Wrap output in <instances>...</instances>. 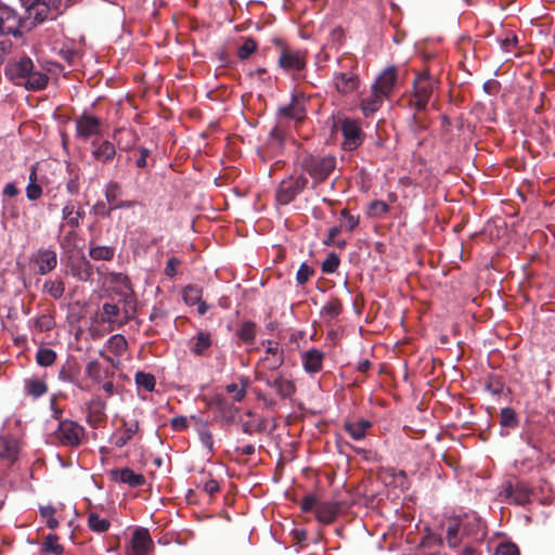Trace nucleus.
<instances>
[{
	"label": "nucleus",
	"instance_id": "nucleus-1",
	"mask_svg": "<svg viewBox=\"0 0 555 555\" xmlns=\"http://www.w3.org/2000/svg\"><path fill=\"white\" fill-rule=\"evenodd\" d=\"M4 74L14 85L23 86L30 91L43 90L49 82V77L44 73L35 70V65L28 56L10 61L5 65Z\"/></svg>",
	"mask_w": 555,
	"mask_h": 555
},
{
	"label": "nucleus",
	"instance_id": "nucleus-2",
	"mask_svg": "<svg viewBox=\"0 0 555 555\" xmlns=\"http://www.w3.org/2000/svg\"><path fill=\"white\" fill-rule=\"evenodd\" d=\"M520 438L541 455L548 454L555 442V434L552 428L532 421L525 423Z\"/></svg>",
	"mask_w": 555,
	"mask_h": 555
},
{
	"label": "nucleus",
	"instance_id": "nucleus-3",
	"mask_svg": "<svg viewBox=\"0 0 555 555\" xmlns=\"http://www.w3.org/2000/svg\"><path fill=\"white\" fill-rule=\"evenodd\" d=\"M338 65L341 70L333 74L336 91L343 95L357 91L360 85L359 75L356 72L357 60L352 55H343L338 59Z\"/></svg>",
	"mask_w": 555,
	"mask_h": 555
},
{
	"label": "nucleus",
	"instance_id": "nucleus-4",
	"mask_svg": "<svg viewBox=\"0 0 555 555\" xmlns=\"http://www.w3.org/2000/svg\"><path fill=\"white\" fill-rule=\"evenodd\" d=\"M437 87L438 80L429 70L425 69L418 73L413 81V93L410 98V105L416 112L425 111Z\"/></svg>",
	"mask_w": 555,
	"mask_h": 555
},
{
	"label": "nucleus",
	"instance_id": "nucleus-5",
	"mask_svg": "<svg viewBox=\"0 0 555 555\" xmlns=\"http://www.w3.org/2000/svg\"><path fill=\"white\" fill-rule=\"evenodd\" d=\"M300 168L312 178L314 184H319L335 170L336 158L332 155L307 154L300 160Z\"/></svg>",
	"mask_w": 555,
	"mask_h": 555
},
{
	"label": "nucleus",
	"instance_id": "nucleus-6",
	"mask_svg": "<svg viewBox=\"0 0 555 555\" xmlns=\"http://www.w3.org/2000/svg\"><path fill=\"white\" fill-rule=\"evenodd\" d=\"M122 194L121 185L116 181H109L105 185V199L108 203V207L103 202H98L93 209L95 214L102 217H109L111 212L115 209L132 208L137 205L135 201H118V197Z\"/></svg>",
	"mask_w": 555,
	"mask_h": 555
},
{
	"label": "nucleus",
	"instance_id": "nucleus-7",
	"mask_svg": "<svg viewBox=\"0 0 555 555\" xmlns=\"http://www.w3.org/2000/svg\"><path fill=\"white\" fill-rule=\"evenodd\" d=\"M29 18L35 23H43L59 15L62 0H21Z\"/></svg>",
	"mask_w": 555,
	"mask_h": 555
},
{
	"label": "nucleus",
	"instance_id": "nucleus-8",
	"mask_svg": "<svg viewBox=\"0 0 555 555\" xmlns=\"http://www.w3.org/2000/svg\"><path fill=\"white\" fill-rule=\"evenodd\" d=\"M308 179L302 176H289L283 179L275 192V199L280 205L291 204L307 188Z\"/></svg>",
	"mask_w": 555,
	"mask_h": 555
},
{
	"label": "nucleus",
	"instance_id": "nucleus-9",
	"mask_svg": "<svg viewBox=\"0 0 555 555\" xmlns=\"http://www.w3.org/2000/svg\"><path fill=\"white\" fill-rule=\"evenodd\" d=\"M54 435L62 446L77 448L86 437V429L72 420H63L59 423Z\"/></svg>",
	"mask_w": 555,
	"mask_h": 555
},
{
	"label": "nucleus",
	"instance_id": "nucleus-10",
	"mask_svg": "<svg viewBox=\"0 0 555 555\" xmlns=\"http://www.w3.org/2000/svg\"><path fill=\"white\" fill-rule=\"evenodd\" d=\"M335 126L339 127L343 133V147L346 151H353L362 144L364 134L358 121L349 118H344L338 119Z\"/></svg>",
	"mask_w": 555,
	"mask_h": 555
},
{
	"label": "nucleus",
	"instance_id": "nucleus-11",
	"mask_svg": "<svg viewBox=\"0 0 555 555\" xmlns=\"http://www.w3.org/2000/svg\"><path fill=\"white\" fill-rule=\"evenodd\" d=\"M23 18L11 7L0 0V34L5 36H21Z\"/></svg>",
	"mask_w": 555,
	"mask_h": 555
},
{
	"label": "nucleus",
	"instance_id": "nucleus-12",
	"mask_svg": "<svg viewBox=\"0 0 555 555\" xmlns=\"http://www.w3.org/2000/svg\"><path fill=\"white\" fill-rule=\"evenodd\" d=\"M76 124V138L82 141H88L90 138L100 135L102 133V120L91 114L83 113L75 120Z\"/></svg>",
	"mask_w": 555,
	"mask_h": 555
},
{
	"label": "nucleus",
	"instance_id": "nucleus-13",
	"mask_svg": "<svg viewBox=\"0 0 555 555\" xmlns=\"http://www.w3.org/2000/svg\"><path fill=\"white\" fill-rule=\"evenodd\" d=\"M21 454V442L12 435L0 436V465L13 467Z\"/></svg>",
	"mask_w": 555,
	"mask_h": 555
},
{
	"label": "nucleus",
	"instance_id": "nucleus-14",
	"mask_svg": "<svg viewBox=\"0 0 555 555\" xmlns=\"http://www.w3.org/2000/svg\"><path fill=\"white\" fill-rule=\"evenodd\" d=\"M30 262L36 266V272L40 275H47L57 266V254L51 248H39L30 257Z\"/></svg>",
	"mask_w": 555,
	"mask_h": 555
},
{
	"label": "nucleus",
	"instance_id": "nucleus-15",
	"mask_svg": "<svg viewBox=\"0 0 555 555\" xmlns=\"http://www.w3.org/2000/svg\"><path fill=\"white\" fill-rule=\"evenodd\" d=\"M256 379L258 382H263L269 387L274 388L276 395L281 399L291 398L296 391L294 382L285 378L283 375H278L273 380H271L266 373L256 372Z\"/></svg>",
	"mask_w": 555,
	"mask_h": 555
},
{
	"label": "nucleus",
	"instance_id": "nucleus-16",
	"mask_svg": "<svg viewBox=\"0 0 555 555\" xmlns=\"http://www.w3.org/2000/svg\"><path fill=\"white\" fill-rule=\"evenodd\" d=\"M279 65L285 70H301L306 66V52L283 47L279 57Z\"/></svg>",
	"mask_w": 555,
	"mask_h": 555
},
{
	"label": "nucleus",
	"instance_id": "nucleus-17",
	"mask_svg": "<svg viewBox=\"0 0 555 555\" xmlns=\"http://www.w3.org/2000/svg\"><path fill=\"white\" fill-rule=\"evenodd\" d=\"M502 493L506 499L517 505H526L531 501L532 489L525 482L518 481L515 485H505Z\"/></svg>",
	"mask_w": 555,
	"mask_h": 555
},
{
	"label": "nucleus",
	"instance_id": "nucleus-18",
	"mask_svg": "<svg viewBox=\"0 0 555 555\" xmlns=\"http://www.w3.org/2000/svg\"><path fill=\"white\" fill-rule=\"evenodd\" d=\"M397 79L398 75L396 67L389 66L379 74L376 81L373 83L372 89L374 92H379V94L388 98L395 89Z\"/></svg>",
	"mask_w": 555,
	"mask_h": 555
},
{
	"label": "nucleus",
	"instance_id": "nucleus-19",
	"mask_svg": "<svg viewBox=\"0 0 555 555\" xmlns=\"http://www.w3.org/2000/svg\"><path fill=\"white\" fill-rule=\"evenodd\" d=\"M468 524H462L457 518L450 519L447 522L446 541L449 547L456 548L462 542V535H470L467 529Z\"/></svg>",
	"mask_w": 555,
	"mask_h": 555
},
{
	"label": "nucleus",
	"instance_id": "nucleus-20",
	"mask_svg": "<svg viewBox=\"0 0 555 555\" xmlns=\"http://www.w3.org/2000/svg\"><path fill=\"white\" fill-rule=\"evenodd\" d=\"M344 507L345 503L343 501L319 503L315 508V517L322 524H332Z\"/></svg>",
	"mask_w": 555,
	"mask_h": 555
},
{
	"label": "nucleus",
	"instance_id": "nucleus-21",
	"mask_svg": "<svg viewBox=\"0 0 555 555\" xmlns=\"http://www.w3.org/2000/svg\"><path fill=\"white\" fill-rule=\"evenodd\" d=\"M109 475L112 480L127 483L131 488L141 487L146 482L144 475L137 474L128 467L112 469Z\"/></svg>",
	"mask_w": 555,
	"mask_h": 555
},
{
	"label": "nucleus",
	"instance_id": "nucleus-22",
	"mask_svg": "<svg viewBox=\"0 0 555 555\" xmlns=\"http://www.w3.org/2000/svg\"><path fill=\"white\" fill-rule=\"evenodd\" d=\"M91 147L92 156L103 164L111 163L116 156L115 143L108 140L93 141Z\"/></svg>",
	"mask_w": 555,
	"mask_h": 555
},
{
	"label": "nucleus",
	"instance_id": "nucleus-23",
	"mask_svg": "<svg viewBox=\"0 0 555 555\" xmlns=\"http://www.w3.org/2000/svg\"><path fill=\"white\" fill-rule=\"evenodd\" d=\"M69 270L74 278L82 282L91 280L93 275V266L85 256L73 258Z\"/></svg>",
	"mask_w": 555,
	"mask_h": 555
},
{
	"label": "nucleus",
	"instance_id": "nucleus-24",
	"mask_svg": "<svg viewBox=\"0 0 555 555\" xmlns=\"http://www.w3.org/2000/svg\"><path fill=\"white\" fill-rule=\"evenodd\" d=\"M112 138L116 143L117 147L121 151L132 150L137 145L139 140V137L135 133V131L126 128H118L114 130Z\"/></svg>",
	"mask_w": 555,
	"mask_h": 555
},
{
	"label": "nucleus",
	"instance_id": "nucleus-25",
	"mask_svg": "<svg viewBox=\"0 0 555 555\" xmlns=\"http://www.w3.org/2000/svg\"><path fill=\"white\" fill-rule=\"evenodd\" d=\"M211 335L208 332L199 331L189 343V348L192 353L197 357L206 356L208 349L211 347Z\"/></svg>",
	"mask_w": 555,
	"mask_h": 555
},
{
	"label": "nucleus",
	"instance_id": "nucleus-26",
	"mask_svg": "<svg viewBox=\"0 0 555 555\" xmlns=\"http://www.w3.org/2000/svg\"><path fill=\"white\" fill-rule=\"evenodd\" d=\"M139 421L134 420L131 422H127L126 420H122V431L120 434H115L112 437V440L114 441L115 447L122 448L126 446L133 436L139 431Z\"/></svg>",
	"mask_w": 555,
	"mask_h": 555
},
{
	"label": "nucleus",
	"instance_id": "nucleus-27",
	"mask_svg": "<svg viewBox=\"0 0 555 555\" xmlns=\"http://www.w3.org/2000/svg\"><path fill=\"white\" fill-rule=\"evenodd\" d=\"M324 353L318 349H310L306 351L302 357V365L308 373H318L323 367Z\"/></svg>",
	"mask_w": 555,
	"mask_h": 555
},
{
	"label": "nucleus",
	"instance_id": "nucleus-28",
	"mask_svg": "<svg viewBox=\"0 0 555 555\" xmlns=\"http://www.w3.org/2000/svg\"><path fill=\"white\" fill-rule=\"evenodd\" d=\"M132 550L138 551L140 553H147L152 546L153 541L150 535V532L145 528H138L132 535Z\"/></svg>",
	"mask_w": 555,
	"mask_h": 555
},
{
	"label": "nucleus",
	"instance_id": "nucleus-29",
	"mask_svg": "<svg viewBox=\"0 0 555 555\" xmlns=\"http://www.w3.org/2000/svg\"><path fill=\"white\" fill-rule=\"evenodd\" d=\"M86 375L92 379V382L99 384L103 379L113 377L114 372L109 369H104L99 361L92 360L86 366Z\"/></svg>",
	"mask_w": 555,
	"mask_h": 555
},
{
	"label": "nucleus",
	"instance_id": "nucleus-30",
	"mask_svg": "<svg viewBox=\"0 0 555 555\" xmlns=\"http://www.w3.org/2000/svg\"><path fill=\"white\" fill-rule=\"evenodd\" d=\"M279 114L296 121H302L306 118V108L301 102L293 98L288 105L279 108Z\"/></svg>",
	"mask_w": 555,
	"mask_h": 555
},
{
	"label": "nucleus",
	"instance_id": "nucleus-31",
	"mask_svg": "<svg viewBox=\"0 0 555 555\" xmlns=\"http://www.w3.org/2000/svg\"><path fill=\"white\" fill-rule=\"evenodd\" d=\"M384 98L386 96L379 94V92H374L372 89L371 94L361 101V109L363 115L367 117L377 112L383 104Z\"/></svg>",
	"mask_w": 555,
	"mask_h": 555
},
{
	"label": "nucleus",
	"instance_id": "nucleus-32",
	"mask_svg": "<svg viewBox=\"0 0 555 555\" xmlns=\"http://www.w3.org/2000/svg\"><path fill=\"white\" fill-rule=\"evenodd\" d=\"M42 293L51 298L61 299L65 293V283L62 278L46 280L42 285Z\"/></svg>",
	"mask_w": 555,
	"mask_h": 555
},
{
	"label": "nucleus",
	"instance_id": "nucleus-33",
	"mask_svg": "<svg viewBox=\"0 0 555 555\" xmlns=\"http://www.w3.org/2000/svg\"><path fill=\"white\" fill-rule=\"evenodd\" d=\"M372 427V423L366 420L358 422H347L344 425L345 430L354 439L361 440L365 437L366 430Z\"/></svg>",
	"mask_w": 555,
	"mask_h": 555
},
{
	"label": "nucleus",
	"instance_id": "nucleus-34",
	"mask_svg": "<svg viewBox=\"0 0 555 555\" xmlns=\"http://www.w3.org/2000/svg\"><path fill=\"white\" fill-rule=\"evenodd\" d=\"M24 388L28 396L37 399L48 391L46 382L38 377H30L24 380Z\"/></svg>",
	"mask_w": 555,
	"mask_h": 555
},
{
	"label": "nucleus",
	"instance_id": "nucleus-35",
	"mask_svg": "<svg viewBox=\"0 0 555 555\" xmlns=\"http://www.w3.org/2000/svg\"><path fill=\"white\" fill-rule=\"evenodd\" d=\"M343 312V302L338 298H331L321 309V317L332 321Z\"/></svg>",
	"mask_w": 555,
	"mask_h": 555
},
{
	"label": "nucleus",
	"instance_id": "nucleus-36",
	"mask_svg": "<svg viewBox=\"0 0 555 555\" xmlns=\"http://www.w3.org/2000/svg\"><path fill=\"white\" fill-rule=\"evenodd\" d=\"M137 311V300L132 292L126 293L124 295V308L122 314L124 318L120 322V325L128 323L130 320L134 318Z\"/></svg>",
	"mask_w": 555,
	"mask_h": 555
},
{
	"label": "nucleus",
	"instance_id": "nucleus-37",
	"mask_svg": "<svg viewBox=\"0 0 555 555\" xmlns=\"http://www.w3.org/2000/svg\"><path fill=\"white\" fill-rule=\"evenodd\" d=\"M264 369L275 371L281 367L284 363V351L283 349H275L274 354H266L260 362Z\"/></svg>",
	"mask_w": 555,
	"mask_h": 555
},
{
	"label": "nucleus",
	"instance_id": "nucleus-38",
	"mask_svg": "<svg viewBox=\"0 0 555 555\" xmlns=\"http://www.w3.org/2000/svg\"><path fill=\"white\" fill-rule=\"evenodd\" d=\"M500 424L502 427L516 428L519 425V420L515 410L509 406L501 409Z\"/></svg>",
	"mask_w": 555,
	"mask_h": 555
},
{
	"label": "nucleus",
	"instance_id": "nucleus-39",
	"mask_svg": "<svg viewBox=\"0 0 555 555\" xmlns=\"http://www.w3.org/2000/svg\"><path fill=\"white\" fill-rule=\"evenodd\" d=\"M203 289L197 285H186L182 291V298L188 306H194L202 299Z\"/></svg>",
	"mask_w": 555,
	"mask_h": 555
},
{
	"label": "nucleus",
	"instance_id": "nucleus-40",
	"mask_svg": "<svg viewBox=\"0 0 555 555\" xmlns=\"http://www.w3.org/2000/svg\"><path fill=\"white\" fill-rule=\"evenodd\" d=\"M88 526L93 532L103 533L109 529L111 522L106 518L100 517L96 513H90L88 516Z\"/></svg>",
	"mask_w": 555,
	"mask_h": 555
},
{
	"label": "nucleus",
	"instance_id": "nucleus-41",
	"mask_svg": "<svg viewBox=\"0 0 555 555\" xmlns=\"http://www.w3.org/2000/svg\"><path fill=\"white\" fill-rule=\"evenodd\" d=\"M42 551L53 555H63L64 547L59 543V537L50 533L43 541Z\"/></svg>",
	"mask_w": 555,
	"mask_h": 555
},
{
	"label": "nucleus",
	"instance_id": "nucleus-42",
	"mask_svg": "<svg viewBox=\"0 0 555 555\" xmlns=\"http://www.w3.org/2000/svg\"><path fill=\"white\" fill-rule=\"evenodd\" d=\"M120 313V308L116 304L105 302L102 306L100 319L103 323H115Z\"/></svg>",
	"mask_w": 555,
	"mask_h": 555
},
{
	"label": "nucleus",
	"instance_id": "nucleus-43",
	"mask_svg": "<svg viewBox=\"0 0 555 555\" xmlns=\"http://www.w3.org/2000/svg\"><path fill=\"white\" fill-rule=\"evenodd\" d=\"M134 382L138 387L143 388L146 391H153L156 385L155 376L142 371L135 373Z\"/></svg>",
	"mask_w": 555,
	"mask_h": 555
},
{
	"label": "nucleus",
	"instance_id": "nucleus-44",
	"mask_svg": "<svg viewBox=\"0 0 555 555\" xmlns=\"http://www.w3.org/2000/svg\"><path fill=\"white\" fill-rule=\"evenodd\" d=\"M237 336L245 344H253L256 337V324L251 321L244 322L237 331Z\"/></svg>",
	"mask_w": 555,
	"mask_h": 555
},
{
	"label": "nucleus",
	"instance_id": "nucleus-45",
	"mask_svg": "<svg viewBox=\"0 0 555 555\" xmlns=\"http://www.w3.org/2000/svg\"><path fill=\"white\" fill-rule=\"evenodd\" d=\"M105 405L104 403H100L96 408L89 409V413L87 416V422L94 428L99 427L106 418V414L104 412Z\"/></svg>",
	"mask_w": 555,
	"mask_h": 555
},
{
	"label": "nucleus",
	"instance_id": "nucleus-46",
	"mask_svg": "<svg viewBox=\"0 0 555 555\" xmlns=\"http://www.w3.org/2000/svg\"><path fill=\"white\" fill-rule=\"evenodd\" d=\"M107 345L111 351H113L116 356L124 354L128 348L126 338L120 334L111 336L107 340Z\"/></svg>",
	"mask_w": 555,
	"mask_h": 555
},
{
	"label": "nucleus",
	"instance_id": "nucleus-47",
	"mask_svg": "<svg viewBox=\"0 0 555 555\" xmlns=\"http://www.w3.org/2000/svg\"><path fill=\"white\" fill-rule=\"evenodd\" d=\"M115 249L108 246H94L90 247L89 255L94 260H112Z\"/></svg>",
	"mask_w": 555,
	"mask_h": 555
},
{
	"label": "nucleus",
	"instance_id": "nucleus-48",
	"mask_svg": "<svg viewBox=\"0 0 555 555\" xmlns=\"http://www.w3.org/2000/svg\"><path fill=\"white\" fill-rule=\"evenodd\" d=\"M56 360V352L50 348H40L36 354V361L40 366H50Z\"/></svg>",
	"mask_w": 555,
	"mask_h": 555
},
{
	"label": "nucleus",
	"instance_id": "nucleus-49",
	"mask_svg": "<svg viewBox=\"0 0 555 555\" xmlns=\"http://www.w3.org/2000/svg\"><path fill=\"white\" fill-rule=\"evenodd\" d=\"M62 218L65 220L66 224L72 229L78 228V221L75 217V203L73 201H67L62 209Z\"/></svg>",
	"mask_w": 555,
	"mask_h": 555
},
{
	"label": "nucleus",
	"instance_id": "nucleus-50",
	"mask_svg": "<svg viewBox=\"0 0 555 555\" xmlns=\"http://www.w3.org/2000/svg\"><path fill=\"white\" fill-rule=\"evenodd\" d=\"M198 437L202 444L207 449L208 453H214V437L211 431L208 429L207 424L203 423L198 430Z\"/></svg>",
	"mask_w": 555,
	"mask_h": 555
},
{
	"label": "nucleus",
	"instance_id": "nucleus-51",
	"mask_svg": "<svg viewBox=\"0 0 555 555\" xmlns=\"http://www.w3.org/2000/svg\"><path fill=\"white\" fill-rule=\"evenodd\" d=\"M340 264V258L335 253H330L326 259L321 264V270L325 274H331L337 271Z\"/></svg>",
	"mask_w": 555,
	"mask_h": 555
},
{
	"label": "nucleus",
	"instance_id": "nucleus-52",
	"mask_svg": "<svg viewBox=\"0 0 555 555\" xmlns=\"http://www.w3.org/2000/svg\"><path fill=\"white\" fill-rule=\"evenodd\" d=\"M257 42L253 38H246L237 50L238 59L247 60L257 50Z\"/></svg>",
	"mask_w": 555,
	"mask_h": 555
},
{
	"label": "nucleus",
	"instance_id": "nucleus-53",
	"mask_svg": "<svg viewBox=\"0 0 555 555\" xmlns=\"http://www.w3.org/2000/svg\"><path fill=\"white\" fill-rule=\"evenodd\" d=\"M390 210V206L383 201H373L369 205V216L380 218Z\"/></svg>",
	"mask_w": 555,
	"mask_h": 555
},
{
	"label": "nucleus",
	"instance_id": "nucleus-54",
	"mask_svg": "<svg viewBox=\"0 0 555 555\" xmlns=\"http://www.w3.org/2000/svg\"><path fill=\"white\" fill-rule=\"evenodd\" d=\"M77 375V366L70 363L63 365L59 371V378L66 383H75Z\"/></svg>",
	"mask_w": 555,
	"mask_h": 555
},
{
	"label": "nucleus",
	"instance_id": "nucleus-55",
	"mask_svg": "<svg viewBox=\"0 0 555 555\" xmlns=\"http://www.w3.org/2000/svg\"><path fill=\"white\" fill-rule=\"evenodd\" d=\"M41 516L46 518V525L50 529H55L59 526L57 519L54 517L55 508L53 506H44L40 509Z\"/></svg>",
	"mask_w": 555,
	"mask_h": 555
},
{
	"label": "nucleus",
	"instance_id": "nucleus-56",
	"mask_svg": "<svg viewBox=\"0 0 555 555\" xmlns=\"http://www.w3.org/2000/svg\"><path fill=\"white\" fill-rule=\"evenodd\" d=\"M314 274V270L308 266L307 263H301L297 273H296V281L298 284L304 285L306 284L309 279Z\"/></svg>",
	"mask_w": 555,
	"mask_h": 555
},
{
	"label": "nucleus",
	"instance_id": "nucleus-57",
	"mask_svg": "<svg viewBox=\"0 0 555 555\" xmlns=\"http://www.w3.org/2000/svg\"><path fill=\"white\" fill-rule=\"evenodd\" d=\"M35 324L40 332H48L54 327L55 321L51 315L42 314L36 319Z\"/></svg>",
	"mask_w": 555,
	"mask_h": 555
},
{
	"label": "nucleus",
	"instance_id": "nucleus-58",
	"mask_svg": "<svg viewBox=\"0 0 555 555\" xmlns=\"http://www.w3.org/2000/svg\"><path fill=\"white\" fill-rule=\"evenodd\" d=\"M318 504V498L314 494L310 493L302 498L300 502V509L304 513H310L312 511L315 512Z\"/></svg>",
	"mask_w": 555,
	"mask_h": 555
},
{
	"label": "nucleus",
	"instance_id": "nucleus-59",
	"mask_svg": "<svg viewBox=\"0 0 555 555\" xmlns=\"http://www.w3.org/2000/svg\"><path fill=\"white\" fill-rule=\"evenodd\" d=\"M494 555H520V554H519V550L516 544L505 542V543H501L498 546Z\"/></svg>",
	"mask_w": 555,
	"mask_h": 555
},
{
	"label": "nucleus",
	"instance_id": "nucleus-60",
	"mask_svg": "<svg viewBox=\"0 0 555 555\" xmlns=\"http://www.w3.org/2000/svg\"><path fill=\"white\" fill-rule=\"evenodd\" d=\"M66 191L70 195H77L80 191L79 175L78 172H72L70 178L66 182Z\"/></svg>",
	"mask_w": 555,
	"mask_h": 555
},
{
	"label": "nucleus",
	"instance_id": "nucleus-61",
	"mask_svg": "<svg viewBox=\"0 0 555 555\" xmlns=\"http://www.w3.org/2000/svg\"><path fill=\"white\" fill-rule=\"evenodd\" d=\"M225 389H227V391L229 393H233L234 395L233 399L236 402H241L245 398V396H246L245 388L244 387H238V385L234 384V383L227 385Z\"/></svg>",
	"mask_w": 555,
	"mask_h": 555
},
{
	"label": "nucleus",
	"instance_id": "nucleus-62",
	"mask_svg": "<svg viewBox=\"0 0 555 555\" xmlns=\"http://www.w3.org/2000/svg\"><path fill=\"white\" fill-rule=\"evenodd\" d=\"M181 261L177 257H171L167 260L166 267H165V274L168 278H173L177 275L178 267L180 266Z\"/></svg>",
	"mask_w": 555,
	"mask_h": 555
},
{
	"label": "nucleus",
	"instance_id": "nucleus-63",
	"mask_svg": "<svg viewBox=\"0 0 555 555\" xmlns=\"http://www.w3.org/2000/svg\"><path fill=\"white\" fill-rule=\"evenodd\" d=\"M392 482L396 487H399L401 489H408L409 488V479L406 474L403 470L393 472L392 473Z\"/></svg>",
	"mask_w": 555,
	"mask_h": 555
},
{
	"label": "nucleus",
	"instance_id": "nucleus-64",
	"mask_svg": "<svg viewBox=\"0 0 555 555\" xmlns=\"http://www.w3.org/2000/svg\"><path fill=\"white\" fill-rule=\"evenodd\" d=\"M42 195V188L38 183H28L26 196L29 201H36Z\"/></svg>",
	"mask_w": 555,
	"mask_h": 555
}]
</instances>
